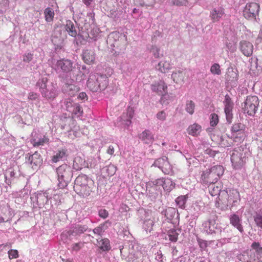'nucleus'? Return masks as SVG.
Masks as SVG:
<instances>
[{"label": "nucleus", "instance_id": "obj_28", "mask_svg": "<svg viewBox=\"0 0 262 262\" xmlns=\"http://www.w3.org/2000/svg\"><path fill=\"white\" fill-rule=\"evenodd\" d=\"M95 59V53L94 50H85L83 52V59L87 64L93 63Z\"/></svg>", "mask_w": 262, "mask_h": 262}, {"label": "nucleus", "instance_id": "obj_64", "mask_svg": "<svg viewBox=\"0 0 262 262\" xmlns=\"http://www.w3.org/2000/svg\"><path fill=\"white\" fill-rule=\"evenodd\" d=\"M226 47L230 51L232 52L235 51L236 50L235 45L233 43H227Z\"/></svg>", "mask_w": 262, "mask_h": 262}, {"label": "nucleus", "instance_id": "obj_33", "mask_svg": "<svg viewBox=\"0 0 262 262\" xmlns=\"http://www.w3.org/2000/svg\"><path fill=\"white\" fill-rule=\"evenodd\" d=\"M64 28L70 36L75 37L77 35L75 26L71 20H68L66 21Z\"/></svg>", "mask_w": 262, "mask_h": 262}, {"label": "nucleus", "instance_id": "obj_21", "mask_svg": "<svg viewBox=\"0 0 262 262\" xmlns=\"http://www.w3.org/2000/svg\"><path fill=\"white\" fill-rule=\"evenodd\" d=\"M226 80L232 86H235L238 80V74L236 70L228 68L226 74Z\"/></svg>", "mask_w": 262, "mask_h": 262}, {"label": "nucleus", "instance_id": "obj_59", "mask_svg": "<svg viewBox=\"0 0 262 262\" xmlns=\"http://www.w3.org/2000/svg\"><path fill=\"white\" fill-rule=\"evenodd\" d=\"M155 258L157 262H163V256L162 252L160 250H159L157 253H155Z\"/></svg>", "mask_w": 262, "mask_h": 262}, {"label": "nucleus", "instance_id": "obj_34", "mask_svg": "<svg viewBox=\"0 0 262 262\" xmlns=\"http://www.w3.org/2000/svg\"><path fill=\"white\" fill-rule=\"evenodd\" d=\"M111 223L108 220L101 224L99 226L95 228L93 232L95 234L101 236L104 232L105 230L111 226Z\"/></svg>", "mask_w": 262, "mask_h": 262}, {"label": "nucleus", "instance_id": "obj_44", "mask_svg": "<svg viewBox=\"0 0 262 262\" xmlns=\"http://www.w3.org/2000/svg\"><path fill=\"white\" fill-rule=\"evenodd\" d=\"M72 113V115L74 117H80L83 115V110L82 107L78 103L75 104V106L72 109V111L70 112Z\"/></svg>", "mask_w": 262, "mask_h": 262}, {"label": "nucleus", "instance_id": "obj_42", "mask_svg": "<svg viewBox=\"0 0 262 262\" xmlns=\"http://www.w3.org/2000/svg\"><path fill=\"white\" fill-rule=\"evenodd\" d=\"M134 1L136 5L146 7H153L156 2V0H134Z\"/></svg>", "mask_w": 262, "mask_h": 262}, {"label": "nucleus", "instance_id": "obj_14", "mask_svg": "<svg viewBox=\"0 0 262 262\" xmlns=\"http://www.w3.org/2000/svg\"><path fill=\"white\" fill-rule=\"evenodd\" d=\"M191 75V70L189 69H180L173 72L171 74V78L176 83H181L188 80Z\"/></svg>", "mask_w": 262, "mask_h": 262}, {"label": "nucleus", "instance_id": "obj_8", "mask_svg": "<svg viewBox=\"0 0 262 262\" xmlns=\"http://www.w3.org/2000/svg\"><path fill=\"white\" fill-rule=\"evenodd\" d=\"M239 200V194L236 189H230L228 192L223 190L220 194V201L225 205H233Z\"/></svg>", "mask_w": 262, "mask_h": 262}, {"label": "nucleus", "instance_id": "obj_15", "mask_svg": "<svg viewBox=\"0 0 262 262\" xmlns=\"http://www.w3.org/2000/svg\"><path fill=\"white\" fill-rule=\"evenodd\" d=\"M134 110L133 107H128L126 113H124L118 119L116 123V125L121 127H126L130 125L132 123L131 119L133 117Z\"/></svg>", "mask_w": 262, "mask_h": 262}, {"label": "nucleus", "instance_id": "obj_56", "mask_svg": "<svg viewBox=\"0 0 262 262\" xmlns=\"http://www.w3.org/2000/svg\"><path fill=\"white\" fill-rule=\"evenodd\" d=\"M219 121L218 116L215 114H212L211 115L210 118V125L212 126H214L217 125Z\"/></svg>", "mask_w": 262, "mask_h": 262}, {"label": "nucleus", "instance_id": "obj_16", "mask_svg": "<svg viewBox=\"0 0 262 262\" xmlns=\"http://www.w3.org/2000/svg\"><path fill=\"white\" fill-rule=\"evenodd\" d=\"M26 158V163L30 165L33 169H36L39 167L42 162L40 155L37 152H35L33 154H28Z\"/></svg>", "mask_w": 262, "mask_h": 262}, {"label": "nucleus", "instance_id": "obj_25", "mask_svg": "<svg viewBox=\"0 0 262 262\" xmlns=\"http://www.w3.org/2000/svg\"><path fill=\"white\" fill-rule=\"evenodd\" d=\"M73 167L76 170H80L83 167H89V164L84 159L76 157L74 159Z\"/></svg>", "mask_w": 262, "mask_h": 262}, {"label": "nucleus", "instance_id": "obj_1", "mask_svg": "<svg viewBox=\"0 0 262 262\" xmlns=\"http://www.w3.org/2000/svg\"><path fill=\"white\" fill-rule=\"evenodd\" d=\"M237 258L242 262H262V246L259 243L254 242L251 249L239 254Z\"/></svg>", "mask_w": 262, "mask_h": 262}, {"label": "nucleus", "instance_id": "obj_17", "mask_svg": "<svg viewBox=\"0 0 262 262\" xmlns=\"http://www.w3.org/2000/svg\"><path fill=\"white\" fill-rule=\"evenodd\" d=\"M224 104V112L226 115L227 121L229 123H230L232 122L233 117L232 110L233 108L234 103L228 95H226L225 97Z\"/></svg>", "mask_w": 262, "mask_h": 262}, {"label": "nucleus", "instance_id": "obj_27", "mask_svg": "<svg viewBox=\"0 0 262 262\" xmlns=\"http://www.w3.org/2000/svg\"><path fill=\"white\" fill-rule=\"evenodd\" d=\"M78 91V88L72 83H66L63 88V92L70 97L74 96Z\"/></svg>", "mask_w": 262, "mask_h": 262}, {"label": "nucleus", "instance_id": "obj_51", "mask_svg": "<svg viewBox=\"0 0 262 262\" xmlns=\"http://www.w3.org/2000/svg\"><path fill=\"white\" fill-rule=\"evenodd\" d=\"M154 225V221L151 219H148L144 221L143 223V228L146 232H150Z\"/></svg>", "mask_w": 262, "mask_h": 262}, {"label": "nucleus", "instance_id": "obj_2", "mask_svg": "<svg viewBox=\"0 0 262 262\" xmlns=\"http://www.w3.org/2000/svg\"><path fill=\"white\" fill-rule=\"evenodd\" d=\"M48 82L47 77H42L37 82L36 86L39 88L43 97L47 99L53 100L58 95L57 87L56 84Z\"/></svg>", "mask_w": 262, "mask_h": 262}, {"label": "nucleus", "instance_id": "obj_36", "mask_svg": "<svg viewBox=\"0 0 262 262\" xmlns=\"http://www.w3.org/2000/svg\"><path fill=\"white\" fill-rule=\"evenodd\" d=\"M230 223L235 228H236L239 231L242 232L243 231V227L241 225V220L238 215L236 214H233L230 217Z\"/></svg>", "mask_w": 262, "mask_h": 262}, {"label": "nucleus", "instance_id": "obj_37", "mask_svg": "<svg viewBox=\"0 0 262 262\" xmlns=\"http://www.w3.org/2000/svg\"><path fill=\"white\" fill-rule=\"evenodd\" d=\"M202 131V127L198 124L194 123L190 125L187 128V132L189 135L192 136H198Z\"/></svg>", "mask_w": 262, "mask_h": 262}, {"label": "nucleus", "instance_id": "obj_3", "mask_svg": "<svg viewBox=\"0 0 262 262\" xmlns=\"http://www.w3.org/2000/svg\"><path fill=\"white\" fill-rule=\"evenodd\" d=\"M224 167L221 165H215L203 171L201 174V182L206 185L216 183L223 174Z\"/></svg>", "mask_w": 262, "mask_h": 262}, {"label": "nucleus", "instance_id": "obj_29", "mask_svg": "<svg viewBox=\"0 0 262 262\" xmlns=\"http://www.w3.org/2000/svg\"><path fill=\"white\" fill-rule=\"evenodd\" d=\"M49 142V139L45 135H40L39 137H33L31 142L34 146H43L48 144Z\"/></svg>", "mask_w": 262, "mask_h": 262}, {"label": "nucleus", "instance_id": "obj_38", "mask_svg": "<svg viewBox=\"0 0 262 262\" xmlns=\"http://www.w3.org/2000/svg\"><path fill=\"white\" fill-rule=\"evenodd\" d=\"M219 184L212 183L209 184V191L210 194L212 196H215L219 195V200H220V194L221 193L222 191L221 189V186H219Z\"/></svg>", "mask_w": 262, "mask_h": 262}, {"label": "nucleus", "instance_id": "obj_49", "mask_svg": "<svg viewBox=\"0 0 262 262\" xmlns=\"http://www.w3.org/2000/svg\"><path fill=\"white\" fill-rule=\"evenodd\" d=\"M187 199V195H181L176 199V202L179 207L183 208L185 207V205Z\"/></svg>", "mask_w": 262, "mask_h": 262}, {"label": "nucleus", "instance_id": "obj_26", "mask_svg": "<svg viewBox=\"0 0 262 262\" xmlns=\"http://www.w3.org/2000/svg\"><path fill=\"white\" fill-rule=\"evenodd\" d=\"M139 138L145 144H151L154 141V135L149 130H145L139 135Z\"/></svg>", "mask_w": 262, "mask_h": 262}, {"label": "nucleus", "instance_id": "obj_4", "mask_svg": "<svg viewBox=\"0 0 262 262\" xmlns=\"http://www.w3.org/2000/svg\"><path fill=\"white\" fill-rule=\"evenodd\" d=\"M108 83V78L105 75L91 74L87 81V86L91 91L96 92L105 90Z\"/></svg>", "mask_w": 262, "mask_h": 262}, {"label": "nucleus", "instance_id": "obj_6", "mask_svg": "<svg viewBox=\"0 0 262 262\" xmlns=\"http://www.w3.org/2000/svg\"><path fill=\"white\" fill-rule=\"evenodd\" d=\"M56 173L59 188L67 186L72 177L71 167L67 164H62L56 168Z\"/></svg>", "mask_w": 262, "mask_h": 262}, {"label": "nucleus", "instance_id": "obj_43", "mask_svg": "<svg viewBox=\"0 0 262 262\" xmlns=\"http://www.w3.org/2000/svg\"><path fill=\"white\" fill-rule=\"evenodd\" d=\"M72 236H74L71 230L65 231L60 235L61 239L64 243L68 244L72 239Z\"/></svg>", "mask_w": 262, "mask_h": 262}, {"label": "nucleus", "instance_id": "obj_19", "mask_svg": "<svg viewBox=\"0 0 262 262\" xmlns=\"http://www.w3.org/2000/svg\"><path fill=\"white\" fill-rule=\"evenodd\" d=\"M14 215L13 210L9 206H0V223L8 221Z\"/></svg>", "mask_w": 262, "mask_h": 262}, {"label": "nucleus", "instance_id": "obj_57", "mask_svg": "<svg viewBox=\"0 0 262 262\" xmlns=\"http://www.w3.org/2000/svg\"><path fill=\"white\" fill-rule=\"evenodd\" d=\"M83 247V243L82 242H79L77 243L73 244L71 246V249L73 251H77Z\"/></svg>", "mask_w": 262, "mask_h": 262}, {"label": "nucleus", "instance_id": "obj_54", "mask_svg": "<svg viewBox=\"0 0 262 262\" xmlns=\"http://www.w3.org/2000/svg\"><path fill=\"white\" fill-rule=\"evenodd\" d=\"M210 72L214 75H220L221 71L220 65L218 63H214L210 68Z\"/></svg>", "mask_w": 262, "mask_h": 262}, {"label": "nucleus", "instance_id": "obj_45", "mask_svg": "<svg viewBox=\"0 0 262 262\" xmlns=\"http://www.w3.org/2000/svg\"><path fill=\"white\" fill-rule=\"evenodd\" d=\"M254 220L256 225L262 229V208L256 212Z\"/></svg>", "mask_w": 262, "mask_h": 262}, {"label": "nucleus", "instance_id": "obj_10", "mask_svg": "<svg viewBox=\"0 0 262 262\" xmlns=\"http://www.w3.org/2000/svg\"><path fill=\"white\" fill-rule=\"evenodd\" d=\"M259 105V100L256 96H249L247 97L243 109L244 113L250 116L255 114Z\"/></svg>", "mask_w": 262, "mask_h": 262}, {"label": "nucleus", "instance_id": "obj_18", "mask_svg": "<svg viewBox=\"0 0 262 262\" xmlns=\"http://www.w3.org/2000/svg\"><path fill=\"white\" fill-rule=\"evenodd\" d=\"M154 185L162 186L165 191L170 192L175 186V184L170 179L160 178L153 182Z\"/></svg>", "mask_w": 262, "mask_h": 262}, {"label": "nucleus", "instance_id": "obj_12", "mask_svg": "<svg viewBox=\"0 0 262 262\" xmlns=\"http://www.w3.org/2000/svg\"><path fill=\"white\" fill-rule=\"evenodd\" d=\"M151 90L153 92L161 95V101L164 103L165 100L169 96L167 93V84L162 80L156 81L150 85Z\"/></svg>", "mask_w": 262, "mask_h": 262}, {"label": "nucleus", "instance_id": "obj_23", "mask_svg": "<svg viewBox=\"0 0 262 262\" xmlns=\"http://www.w3.org/2000/svg\"><path fill=\"white\" fill-rule=\"evenodd\" d=\"M232 136L233 137L237 138L239 137L243 138L244 136V127L241 123H235L231 128Z\"/></svg>", "mask_w": 262, "mask_h": 262}, {"label": "nucleus", "instance_id": "obj_52", "mask_svg": "<svg viewBox=\"0 0 262 262\" xmlns=\"http://www.w3.org/2000/svg\"><path fill=\"white\" fill-rule=\"evenodd\" d=\"M150 52L156 58H159L162 56L160 48L156 46H153L150 49Z\"/></svg>", "mask_w": 262, "mask_h": 262}, {"label": "nucleus", "instance_id": "obj_63", "mask_svg": "<svg viewBox=\"0 0 262 262\" xmlns=\"http://www.w3.org/2000/svg\"><path fill=\"white\" fill-rule=\"evenodd\" d=\"M32 58L33 54L30 53H28L24 56L23 61L24 62H29L32 59Z\"/></svg>", "mask_w": 262, "mask_h": 262}, {"label": "nucleus", "instance_id": "obj_50", "mask_svg": "<svg viewBox=\"0 0 262 262\" xmlns=\"http://www.w3.org/2000/svg\"><path fill=\"white\" fill-rule=\"evenodd\" d=\"M64 104L67 111L70 112L72 111L73 107H74L75 104H76V103H74L71 98H68L64 100Z\"/></svg>", "mask_w": 262, "mask_h": 262}, {"label": "nucleus", "instance_id": "obj_53", "mask_svg": "<svg viewBox=\"0 0 262 262\" xmlns=\"http://www.w3.org/2000/svg\"><path fill=\"white\" fill-rule=\"evenodd\" d=\"M169 2L177 6H186L188 4V0H169Z\"/></svg>", "mask_w": 262, "mask_h": 262}, {"label": "nucleus", "instance_id": "obj_13", "mask_svg": "<svg viewBox=\"0 0 262 262\" xmlns=\"http://www.w3.org/2000/svg\"><path fill=\"white\" fill-rule=\"evenodd\" d=\"M259 11V6L256 3L247 4L243 10V15L248 19H255Z\"/></svg>", "mask_w": 262, "mask_h": 262}, {"label": "nucleus", "instance_id": "obj_48", "mask_svg": "<svg viewBox=\"0 0 262 262\" xmlns=\"http://www.w3.org/2000/svg\"><path fill=\"white\" fill-rule=\"evenodd\" d=\"M166 160H167V158L166 157H162V158H159L157 159L154 163L152 164V166L158 167L159 169H161L163 166H164L165 162Z\"/></svg>", "mask_w": 262, "mask_h": 262}, {"label": "nucleus", "instance_id": "obj_60", "mask_svg": "<svg viewBox=\"0 0 262 262\" xmlns=\"http://www.w3.org/2000/svg\"><path fill=\"white\" fill-rule=\"evenodd\" d=\"M98 214L100 217L103 219L107 218L108 216V211L106 210L103 209L99 210Z\"/></svg>", "mask_w": 262, "mask_h": 262}, {"label": "nucleus", "instance_id": "obj_46", "mask_svg": "<svg viewBox=\"0 0 262 262\" xmlns=\"http://www.w3.org/2000/svg\"><path fill=\"white\" fill-rule=\"evenodd\" d=\"M164 165V166H163L162 168L161 169L162 171L165 174H173V171L172 169V167L170 164L167 160H166Z\"/></svg>", "mask_w": 262, "mask_h": 262}, {"label": "nucleus", "instance_id": "obj_61", "mask_svg": "<svg viewBox=\"0 0 262 262\" xmlns=\"http://www.w3.org/2000/svg\"><path fill=\"white\" fill-rule=\"evenodd\" d=\"M9 257L10 259L16 258L18 257V251L16 250H11L8 252Z\"/></svg>", "mask_w": 262, "mask_h": 262}, {"label": "nucleus", "instance_id": "obj_9", "mask_svg": "<svg viewBox=\"0 0 262 262\" xmlns=\"http://www.w3.org/2000/svg\"><path fill=\"white\" fill-rule=\"evenodd\" d=\"M53 68L60 75L73 72V62L68 59H62L55 61Z\"/></svg>", "mask_w": 262, "mask_h": 262}, {"label": "nucleus", "instance_id": "obj_41", "mask_svg": "<svg viewBox=\"0 0 262 262\" xmlns=\"http://www.w3.org/2000/svg\"><path fill=\"white\" fill-rule=\"evenodd\" d=\"M179 232L180 230L173 229H170L168 231L166 238H168L171 242H176L177 241Z\"/></svg>", "mask_w": 262, "mask_h": 262}, {"label": "nucleus", "instance_id": "obj_5", "mask_svg": "<svg viewBox=\"0 0 262 262\" xmlns=\"http://www.w3.org/2000/svg\"><path fill=\"white\" fill-rule=\"evenodd\" d=\"M93 182L85 174L79 175L75 180L74 189L77 193L88 195L92 191L91 186Z\"/></svg>", "mask_w": 262, "mask_h": 262}, {"label": "nucleus", "instance_id": "obj_7", "mask_svg": "<svg viewBox=\"0 0 262 262\" xmlns=\"http://www.w3.org/2000/svg\"><path fill=\"white\" fill-rule=\"evenodd\" d=\"M60 196L57 194L56 190L49 189L45 192L37 193L35 196V200L36 201L38 207L41 208L45 204L49 202L50 200L54 199L56 201L58 200Z\"/></svg>", "mask_w": 262, "mask_h": 262}, {"label": "nucleus", "instance_id": "obj_35", "mask_svg": "<svg viewBox=\"0 0 262 262\" xmlns=\"http://www.w3.org/2000/svg\"><path fill=\"white\" fill-rule=\"evenodd\" d=\"M97 245L102 251H108L111 249L110 241L107 238L97 239Z\"/></svg>", "mask_w": 262, "mask_h": 262}, {"label": "nucleus", "instance_id": "obj_30", "mask_svg": "<svg viewBox=\"0 0 262 262\" xmlns=\"http://www.w3.org/2000/svg\"><path fill=\"white\" fill-rule=\"evenodd\" d=\"M67 156V150L64 148H61L55 152L52 157V161L53 162L56 163L60 160L66 159Z\"/></svg>", "mask_w": 262, "mask_h": 262}, {"label": "nucleus", "instance_id": "obj_39", "mask_svg": "<svg viewBox=\"0 0 262 262\" xmlns=\"http://www.w3.org/2000/svg\"><path fill=\"white\" fill-rule=\"evenodd\" d=\"M15 172L13 169L11 168L8 169L4 173V176L5 179V182L8 185H10L11 183V181L14 179L15 177Z\"/></svg>", "mask_w": 262, "mask_h": 262}, {"label": "nucleus", "instance_id": "obj_62", "mask_svg": "<svg viewBox=\"0 0 262 262\" xmlns=\"http://www.w3.org/2000/svg\"><path fill=\"white\" fill-rule=\"evenodd\" d=\"M106 170L107 171H111V172H108V174L112 176L116 171V168L113 165H110L107 167Z\"/></svg>", "mask_w": 262, "mask_h": 262}, {"label": "nucleus", "instance_id": "obj_31", "mask_svg": "<svg viewBox=\"0 0 262 262\" xmlns=\"http://www.w3.org/2000/svg\"><path fill=\"white\" fill-rule=\"evenodd\" d=\"M171 65L170 62L164 60L160 61L156 66V70L163 73H166L171 69Z\"/></svg>", "mask_w": 262, "mask_h": 262}, {"label": "nucleus", "instance_id": "obj_47", "mask_svg": "<svg viewBox=\"0 0 262 262\" xmlns=\"http://www.w3.org/2000/svg\"><path fill=\"white\" fill-rule=\"evenodd\" d=\"M195 108V103L192 100H188L186 101L185 110L190 115H192L194 113Z\"/></svg>", "mask_w": 262, "mask_h": 262}, {"label": "nucleus", "instance_id": "obj_11", "mask_svg": "<svg viewBox=\"0 0 262 262\" xmlns=\"http://www.w3.org/2000/svg\"><path fill=\"white\" fill-rule=\"evenodd\" d=\"M246 154L243 148L238 147L233 151L231 155V161L234 168H240L246 162Z\"/></svg>", "mask_w": 262, "mask_h": 262}, {"label": "nucleus", "instance_id": "obj_22", "mask_svg": "<svg viewBox=\"0 0 262 262\" xmlns=\"http://www.w3.org/2000/svg\"><path fill=\"white\" fill-rule=\"evenodd\" d=\"M240 50L245 56L248 57L252 54L253 46L251 42L244 40L240 42Z\"/></svg>", "mask_w": 262, "mask_h": 262}, {"label": "nucleus", "instance_id": "obj_24", "mask_svg": "<svg viewBox=\"0 0 262 262\" xmlns=\"http://www.w3.org/2000/svg\"><path fill=\"white\" fill-rule=\"evenodd\" d=\"M225 14L224 9L222 7H217L213 9L210 13V17L213 22H216Z\"/></svg>", "mask_w": 262, "mask_h": 262}, {"label": "nucleus", "instance_id": "obj_40", "mask_svg": "<svg viewBox=\"0 0 262 262\" xmlns=\"http://www.w3.org/2000/svg\"><path fill=\"white\" fill-rule=\"evenodd\" d=\"M88 229V227L86 225H77L74 227L73 229L71 230V231L75 236L84 233L87 231Z\"/></svg>", "mask_w": 262, "mask_h": 262}, {"label": "nucleus", "instance_id": "obj_20", "mask_svg": "<svg viewBox=\"0 0 262 262\" xmlns=\"http://www.w3.org/2000/svg\"><path fill=\"white\" fill-rule=\"evenodd\" d=\"M217 225L214 219H209L202 224V229L207 234H212L215 232Z\"/></svg>", "mask_w": 262, "mask_h": 262}, {"label": "nucleus", "instance_id": "obj_58", "mask_svg": "<svg viewBox=\"0 0 262 262\" xmlns=\"http://www.w3.org/2000/svg\"><path fill=\"white\" fill-rule=\"evenodd\" d=\"M166 116V113L164 111L159 112L156 115V117L160 121L165 120Z\"/></svg>", "mask_w": 262, "mask_h": 262}, {"label": "nucleus", "instance_id": "obj_55", "mask_svg": "<svg viewBox=\"0 0 262 262\" xmlns=\"http://www.w3.org/2000/svg\"><path fill=\"white\" fill-rule=\"evenodd\" d=\"M175 209L173 208H168L165 211V215L167 219L172 218L175 214Z\"/></svg>", "mask_w": 262, "mask_h": 262}, {"label": "nucleus", "instance_id": "obj_32", "mask_svg": "<svg viewBox=\"0 0 262 262\" xmlns=\"http://www.w3.org/2000/svg\"><path fill=\"white\" fill-rule=\"evenodd\" d=\"M43 15L47 23H50L53 21L55 16V10L53 7H48L43 11Z\"/></svg>", "mask_w": 262, "mask_h": 262}]
</instances>
